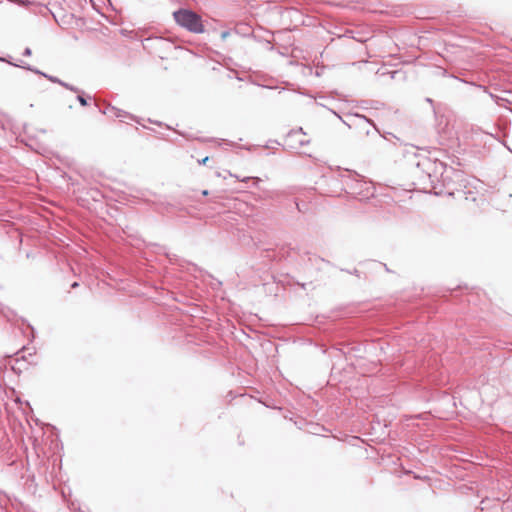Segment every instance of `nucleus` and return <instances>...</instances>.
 I'll return each mask as SVG.
<instances>
[{
    "instance_id": "nucleus-1",
    "label": "nucleus",
    "mask_w": 512,
    "mask_h": 512,
    "mask_svg": "<svg viewBox=\"0 0 512 512\" xmlns=\"http://www.w3.org/2000/svg\"><path fill=\"white\" fill-rule=\"evenodd\" d=\"M175 21L182 27L186 28L193 33H202L204 31V25L199 15L193 11L181 9L174 12Z\"/></svg>"
},
{
    "instance_id": "nucleus-2",
    "label": "nucleus",
    "mask_w": 512,
    "mask_h": 512,
    "mask_svg": "<svg viewBox=\"0 0 512 512\" xmlns=\"http://www.w3.org/2000/svg\"><path fill=\"white\" fill-rule=\"evenodd\" d=\"M208 160H209V158H208V157H205V158H203V159L200 161V164H203V165H204V164H206V163H207V161H208Z\"/></svg>"
},
{
    "instance_id": "nucleus-3",
    "label": "nucleus",
    "mask_w": 512,
    "mask_h": 512,
    "mask_svg": "<svg viewBox=\"0 0 512 512\" xmlns=\"http://www.w3.org/2000/svg\"><path fill=\"white\" fill-rule=\"evenodd\" d=\"M79 100H80L82 105H86V100L84 98L79 97Z\"/></svg>"
},
{
    "instance_id": "nucleus-4",
    "label": "nucleus",
    "mask_w": 512,
    "mask_h": 512,
    "mask_svg": "<svg viewBox=\"0 0 512 512\" xmlns=\"http://www.w3.org/2000/svg\"><path fill=\"white\" fill-rule=\"evenodd\" d=\"M202 195L203 196H208L209 195V191L208 190H203L202 191Z\"/></svg>"
},
{
    "instance_id": "nucleus-5",
    "label": "nucleus",
    "mask_w": 512,
    "mask_h": 512,
    "mask_svg": "<svg viewBox=\"0 0 512 512\" xmlns=\"http://www.w3.org/2000/svg\"><path fill=\"white\" fill-rule=\"evenodd\" d=\"M115 115H116L117 117H122V116H124V114H123V113H121V112H118V113H116Z\"/></svg>"
}]
</instances>
